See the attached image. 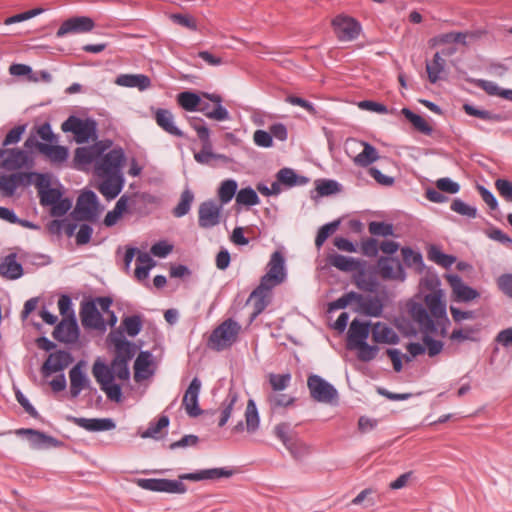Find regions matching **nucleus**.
Returning a JSON list of instances; mask_svg holds the SVG:
<instances>
[{
  "label": "nucleus",
  "mask_w": 512,
  "mask_h": 512,
  "mask_svg": "<svg viewBox=\"0 0 512 512\" xmlns=\"http://www.w3.org/2000/svg\"><path fill=\"white\" fill-rule=\"evenodd\" d=\"M291 381V375L285 374H274L269 375V383L274 392H281L286 389Z\"/></svg>",
  "instance_id": "62"
},
{
  "label": "nucleus",
  "mask_w": 512,
  "mask_h": 512,
  "mask_svg": "<svg viewBox=\"0 0 512 512\" xmlns=\"http://www.w3.org/2000/svg\"><path fill=\"white\" fill-rule=\"evenodd\" d=\"M286 278L285 259L280 251L272 253L268 271L261 277L259 285L254 289V295L265 292L271 295V290L281 284Z\"/></svg>",
  "instance_id": "2"
},
{
  "label": "nucleus",
  "mask_w": 512,
  "mask_h": 512,
  "mask_svg": "<svg viewBox=\"0 0 512 512\" xmlns=\"http://www.w3.org/2000/svg\"><path fill=\"white\" fill-rule=\"evenodd\" d=\"M240 331L241 325L232 318H228L212 331L208 345L215 351L229 348L237 341Z\"/></svg>",
  "instance_id": "3"
},
{
  "label": "nucleus",
  "mask_w": 512,
  "mask_h": 512,
  "mask_svg": "<svg viewBox=\"0 0 512 512\" xmlns=\"http://www.w3.org/2000/svg\"><path fill=\"white\" fill-rule=\"evenodd\" d=\"M315 189L319 196H330L341 191V185L332 179H318L315 181Z\"/></svg>",
  "instance_id": "51"
},
{
  "label": "nucleus",
  "mask_w": 512,
  "mask_h": 512,
  "mask_svg": "<svg viewBox=\"0 0 512 512\" xmlns=\"http://www.w3.org/2000/svg\"><path fill=\"white\" fill-rule=\"evenodd\" d=\"M63 132H71L75 141L79 144L97 138V122L94 119H81L77 116H69L61 125Z\"/></svg>",
  "instance_id": "5"
},
{
  "label": "nucleus",
  "mask_w": 512,
  "mask_h": 512,
  "mask_svg": "<svg viewBox=\"0 0 512 512\" xmlns=\"http://www.w3.org/2000/svg\"><path fill=\"white\" fill-rule=\"evenodd\" d=\"M354 349H358L357 357L362 362H369L373 360L379 351L378 346L369 345L367 342L355 345Z\"/></svg>",
  "instance_id": "57"
},
{
  "label": "nucleus",
  "mask_w": 512,
  "mask_h": 512,
  "mask_svg": "<svg viewBox=\"0 0 512 512\" xmlns=\"http://www.w3.org/2000/svg\"><path fill=\"white\" fill-rule=\"evenodd\" d=\"M95 22L87 16H76L65 20L56 32L57 37L67 34H82L93 30Z\"/></svg>",
  "instance_id": "16"
},
{
  "label": "nucleus",
  "mask_w": 512,
  "mask_h": 512,
  "mask_svg": "<svg viewBox=\"0 0 512 512\" xmlns=\"http://www.w3.org/2000/svg\"><path fill=\"white\" fill-rule=\"evenodd\" d=\"M401 113L413 125V127L424 135H431L433 128L425 121L423 117L414 113L409 108H403Z\"/></svg>",
  "instance_id": "43"
},
{
  "label": "nucleus",
  "mask_w": 512,
  "mask_h": 512,
  "mask_svg": "<svg viewBox=\"0 0 512 512\" xmlns=\"http://www.w3.org/2000/svg\"><path fill=\"white\" fill-rule=\"evenodd\" d=\"M154 119L157 125L166 133L176 137L184 136V133L174 124V116L170 110L164 108L156 109Z\"/></svg>",
  "instance_id": "30"
},
{
  "label": "nucleus",
  "mask_w": 512,
  "mask_h": 512,
  "mask_svg": "<svg viewBox=\"0 0 512 512\" xmlns=\"http://www.w3.org/2000/svg\"><path fill=\"white\" fill-rule=\"evenodd\" d=\"M445 277L452 288L455 301L467 303L480 297V293L476 289L466 285L459 275L447 274Z\"/></svg>",
  "instance_id": "18"
},
{
  "label": "nucleus",
  "mask_w": 512,
  "mask_h": 512,
  "mask_svg": "<svg viewBox=\"0 0 512 512\" xmlns=\"http://www.w3.org/2000/svg\"><path fill=\"white\" fill-rule=\"evenodd\" d=\"M233 473V470L227 468H211L192 473L180 474L176 480L165 478H138L135 480V483L140 488L153 492L185 494L187 492V486L183 483L184 480H215L220 478H229L233 475Z\"/></svg>",
  "instance_id": "1"
},
{
  "label": "nucleus",
  "mask_w": 512,
  "mask_h": 512,
  "mask_svg": "<svg viewBox=\"0 0 512 512\" xmlns=\"http://www.w3.org/2000/svg\"><path fill=\"white\" fill-rule=\"evenodd\" d=\"M221 206L209 200L200 204L198 224L201 228L208 229L219 224Z\"/></svg>",
  "instance_id": "23"
},
{
  "label": "nucleus",
  "mask_w": 512,
  "mask_h": 512,
  "mask_svg": "<svg viewBox=\"0 0 512 512\" xmlns=\"http://www.w3.org/2000/svg\"><path fill=\"white\" fill-rule=\"evenodd\" d=\"M125 161L122 148H114L106 154H102L95 164L98 175H117Z\"/></svg>",
  "instance_id": "11"
},
{
  "label": "nucleus",
  "mask_w": 512,
  "mask_h": 512,
  "mask_svg": "<svg viewBox=\"0 0 512 512\" xmlns=\"http://www.w3.org/2000/svg\"><path fill=\"white\" fill-rule=\"evenodd\" d=\"M152 353L150 351H141L134 362V379L136 382L147 379L153 375L150 369L152 364Z\"/></svg>",
  "instance_id": "32"
},
{
  "label": "nucleus",
  "mask_w": 512,
  "mask_h": 512,
  "mask_svg": "<svg viewBox=\"0 0 512 512\" xmlns=\"http://www.w3.org/2000/svg\"><path fill=\"white\" fill-rule=\"evenodd\" d=\"M358 305L356 311L371 317H380L383 312V304L377 296H363L359 294L356 300Z\"/></svg>",
  "instance_id": "28"
},
{
  "label": "nucleus",
  "mask_w": 512,
  "mask_h": 512,
  "mask_svg": "<svg viewBox=\"0 0 512 512\" xmlns=\"http://www.w3.org/2000/svg\"><path fill=\"white\" fill-rule=\"evenodd\" d=\"M136 261L142 265L136 267L135 277L140 281L145 280L149 275L150 269L155 265V263L151 256L146 252H139Z\"/></svg>",
  "instance_id": "46"
},
{
  "label": "nucleus",
  "mask_w": 512,
  "mask_h": 512,
  "mask_svg": "<svg viewBox=\"0 0 512 512\" xmlns=\"http://www.w3.org/2000/svg\"><path fill=\"white\" fill-rule=\"evenodd\" d=\"M275 436L283 443L293 458L302 459L310 453V447L290 429V424L281 422L274 428Z\"/></svg>",
  "instance_id": "6"
},
{
  "label": "nucleus",
  "mask_w": 512,
  "mask_h": 512,
  "mask_svg": "<svg viewBox=\"0 0 512 512\" xmlns=\"http://www.w3.org/2000/svg\"><path fill=\"white\" fill-rule=\"evenodd\" d=\"M200 389L201 381L198 377H194L185 391L182 405L190 417H197L202 414V410L198 405Z\"/></svg>",
  "instance_id": "22"
},
{
  "label": "nucleus",
  "mask_w": 512,
  "mask_h": 512,
  "mask_svg": "<svg viewBox=\"0 0 512 512\" xmlns=\"http://www.w3.org/2000/svg\"><path fill=\"white\" fill-rule=\"evenodd\" d=\"M109 342L114 346L113 362L129 363L137 352V345L128 341L120 330L108 335Z\"/></svg>",
  "instance_id": "10"
},
{
  "label": "nucleus",
  "mask_w": 512,
  "mask_h": 512,
  "mask_svg": "<svg viewBox=\"0 0 512 512\" xmlns=\"http://www.w3.org/2000/svg\"><path fill=\"white\" fill-rule=\"evenodd\" d=\"M194 200V194L190 189H185L180 196V201L177 206L173 209V215L175 217H183L186 215L191 208V204Z\"/></svg>",
  "instance_id": "52"
},
{
  "label": "nucleus",
  "mask_w": 512,
  "mask_h": 512,
  "mask_svg": "<svg viewBox=\"0 0 512 512\" xmlns=\"http://www.w3.org/2000/svg\"><path fill=\"white\" fill-rule=\"evenodd\" d=\"M169 418L166 415H162L159 417L157 422H151L149 424V427L146 429L145 432L142 433L143 438H154L157 439L158 434L161 432L162 429L168 427L169 425Z\"/></svg>",
  "instance_id": "56"
},
{
  "label": "nucleus",
  "mask_w": 512,
  "mask_h": 512,
  "mask_svg": "<svg viewBox=\"0 0 512 512\" xmlns=\"http://www.w3.org/2000/svg\"><path fill=\"white\" fill-rule=\"evenodd\" d=\"M246 429L249 433H254L259 427V414L255 402L248 400L245 411Z\"/></svg>",
  "instance_id": "49"
},
{
  "label": "nucleus",
  "mask_w": 512,
  "mask_h": 512,
  "mask_svg": "<svg viewBox=\"0 0 512 512\" xmlns=\"http://www.w3.org/2000/svg\"><path fill=\"white\" fill-rule=\"evenodd\" d=\"M260 199L251 187L242 188L236 194V203L245 206H254L259 204Z\"/></svg>",
  "instance_id": "53"
},
{
  "label": "nucleus",
  "mask_w": 512,
  "mask_h": 512,
  "mask_svg": "<svg viewBox=\"0 0 512 512\" xmlns=\"http://www.w3.org/2000/svg\"><path fill=\"white\" fill-rule=\"evenodd\" d=\"M14 177L13 174L2 175L0 177V193L2 196L12 197L15 194L18 187Z\"/></svg>",
  "instance_id": "64"
},
{
  "label": "nucleus",
  "mask_w": 512,
  "mask_h": 512,
  "mask_svg": "<svg viewBox=\"0 0 512 512\" xmlns=\"http://www.w3.org/2000/svg\"><path fill=\"white\" fill-rule=\"evenodd\" d=\"M339 225L340 220H335L320 227L315 238V245L318 249L324 244L327 238L338 229Z\"/></svg>",
  "instance_id": "55"
},
{
  "label": "nucleus",
  "mask_w": 512,
  "mask_h": 512,
  "mask_svg": "<svg viewBox=\"0 0 512 512\" xmlns=\"http://www.w3.org/2000/svg\"><path fill=\"white\" fill-rule=\"evenodd\" d=\"M111 145V141H98L90 146L78 147L74 151L73 168L83 170L85 166L96 163Z\"/></svg>",
  "instance_id": "8"
},
{
  "label": "nucleus",
  "mask_w": 512,
  "mask_h": 512,
  "mask_svg": "<svg viewBox=\"0 0 512 512\" xmlns=\"http://www.w3.org/2000/svg\"><path fill=\"white\" fill-rule=\"evenodd\" d=\"M332 25L340 41H352L359 36L361 31L359 22L349 16H336L332 21Z\"/></svg>",
  "instance_id": "13"
},
{
  "label": "nucleus",
  "mask_w": 512,
  "mask_h": 512,
  "mask_svg": "<svg viewBox=\"0 0 512 512\" xmlns=\"http://www.w3.org/2000/svg\"><path fill=\"white\" fill-rule=\"evenodd\" d=\"M92 374L97 383L100 385V388L109 385L115 380V376L110 365L105 364L99 358L94 362L92 366Z\"/></svg>",
  "instance_id": "38"
},
{
  "label": "nucleus",
  "mask_w": 512,
  "mask_h": 512,
  "mask_svg": "<svg viewBox=\"0 0 512 512\" xmlns=\"http://www.w3.org/2000/svg\"><path fill=\"white\" fill-rule=\"evenodd\" d=\"M446 66L445 59L440 55L439 52H436L433 56L431 62L426 63V71L428 74V79L431 83H436L440 80V74L444 71Z\"/></svg>",
  "instance_id": "41"
},
{
  "label": "nucleus",
  "mask_w": 512,
  "mask_h": 512,
  "mask_svg": "<svg viewBox=\"0 0 512 512\" xmlns=\"http://www.w3.org/2000/svg\"><path fill=\"white\" fill-rule=\"evenodd\" d=\"M67 420L90 432L108 431L116 427L110 418H83L67 416Z\"/></svg>",
  "instance_id": "25"
},
{
  "label": "nucleus",
  "mask_w": 512,
  "mask_h": 512,
  "mask_svg": "<svg viewBox=\"0 0 512 512\" xmlns=\"http://www.w3.org/2000/svg\"><path fill=\"white\" fill-rule=\"evenodd\" d=\"M409 313L412 319L418 323L423 333H435L437 331L434 320L421 303H412L409 308Z\"/></svg>",
  "instance_id": "26"
},
{
  "label": "nucleus",
  "mask_w": 512,
  "mask_h": 512,
  "mask_svg": "<svg viewBox=\"0 0 512 512\" xmlns=\"http://www.w3.org/2000/svg\"><path fill=\"white\" fill-rule=\"evenodd\" d=\"M33 159L28 151L20 148H0V167L7 171L31 168Z\"/></svg>",
  "instance_id": "7"
},
{
  "label": "nucleus",
  "mask_w": 512,
  "mask_h": 512,
  "mask_svg": "<svg viewBox=\"0 0 512 512\" xmlns=\"http://www.w3.org/2000/svg\"><path fill=\"white\" fill-rule=\"evenodd\" d=\"M276 179L288 188L304 186L309 182L308 177L298 175L292 168L288 167L280 169L276 174Z\"/></svg>",
  "instance_id": "37"
},
{
  "label": "nucleus",
  "mask_w": 512,
  "mask_h": 512,
  "mask_svg": "<svg viewBox=\"0 0 512 512\" xmlns=\"http://www.w3.org/2000/svg\"><path fill=\"white\" fill-rule=\"evenodd\" d=\"M202 96L215 104V107L211 110L210 104L201 100V105L197 111L202 112L207 118L216 121H225L230 118L228 110L222 106V97L215 93H202Z\"/></svg>",
  "instance_id": "15"
},
{
  "label": "nucleus",
  "mask_w": 512,
  "mask_h": 512,
  "mask_svg": "<svg viewBox=\"0 0 512 512\" xmlns=\"http://www.w3.org/2000/svg\"><path fill=\"white\" fill-rule=\"evenodd\" d=\"M81 323L85 328L102 329L104 319L95 305V301H83L80 307Z\"/></svg>",
  "instance_id": "21"
},
{
  "label": "nucleus",
  "mask_w": 512,
  "mask_h": 512,
  "mask_svg": "<svg viewBox=\"0 0 512 512\" xmlns=\"http://www.w3.org/2000/svg\"><path fill=\"white\" fill-rule=\"evenodd\" d=\"M427 257L430 261H433L446 269L450 268L456 262L455 256L443 253L436 245H431L429 247Z\"/></svg>",
  "instance_id": "42"
},
{
  "label": "nucleus",
  "mask_w": 512,
  "mask_h": 512,
  "mask_svg": "<svg viewBox=\"0 0 512 512\" xmlns=\"http://www.w3.org/2000/svg\"><path fill=\"white\" fill-rule=\"evenodd\" d=\"M156 197L149 193L134 194L133 196L122 195L115 204L114 209L123 215L127 211L128 206H133L134 209L141 203H155Z\"/></svg>",
  "instance_id": "31"
},
{
  "label": "nucleus",
  "mask_w": 512,
  "mask_h": 512,
  "mask_svg": "<svg viewBox=\"0 0 512 512\" xmlns=\"http://www.w3.org/2000/svg\"><path fill=\"white\" fill-rule=\"evenodd\" d=\"M360 144L363 146V151L355 156L353 161L359 167H368L379 159L378 151L368 142L361 141Z\"/></svg>",
  "instance_id": "39"
},
{
  "label": "nucleus",
  "mask_w": 512,
  "mask_h": 512,
  "mask_svg": "<svg viewBox=\"0 0 512 512\" xmlns=\"http://www.w3.org/2000/svg\"><path fill=\"white\" fill-rule=\"evenodd\" d=\"M252 301L254 311L251 315V319H255L259 316L269 305L271 301V295L265 292L254 295V290L249 296L248 302Z\"/></svg>",
  "instance_id": "48"
},
{
  "label": "nucleus",
  "mask_w": 512,
  "mask_h": 512,
  "mask_svg": "<svg viewBox=\"0 0 512 512\" xmlns=\"http://www.w3.org/2000/svg\"><path fill=\"white\" fill-rule=\"evenodd\" d=\"M177 102L186 111H197L201 105V97L192 91H183L177 95Z\"/></svg>",
  "instance_id": "44"
},
{
  "label": "nucleus",
  "mask_w": 512,
  "mask_h": 512,
  "mask_svg": "<svg viewBox=\"0 0 512 512\" xmlns=\"http://www.w3.org/2000/svg\"><path fill=\"white\" fill-rule=\"evenodd\" d=\"M79 327L75 315L63 318L54 328L53 337L62 343L73 344L79 338Z\"/></svg>",
  "instance_id": "14"
},
{
  "label": "nucleus",
  "mask_w": 512,
  "mask_h": 512,
  "mask_svg": "<svg viewBox=\"0 0 512 512\" xmlns=\"http://www.w3.org/2000/svg\"><path fill=\"white\" fill-rule=\"evenodd\" d=\"M0 275L10 280H16L23 275V267L16 261V254H9L3 259L0 263Z\"/></svg>",
  "instance_id": "36"
},
{
  "label": "nucleus",
  "mask_w": 512,
  "mask_h": 512,
  "mask_svg": "<svg viewBox=\"0 0 512 512\" xmlns=\"http://www.w3.org/2000/svg\"><path fill=\"white\" fill-rule=\"evenodd\" d=\"M307 387L313 400L321 403H332L338 399L336 388L316 374H311L307 379Z\"/></svg>",
  "instance_id": "9"
},
{
  "label": "nucleus",
  "mask_w": 512,
  "mask_h": 512,
  "mask_svg": "<svg viewBox=\"0 0 512 512\" xmlns=\"http://www.w3.org/2000/svg\"><path fill=\"white\" fill-rule=\"evenodd\" d=\"M327 262L329 265L343 272L362 270L363 266L365 265V262L362 260L344 256L338 253L328 255Z\"/></svg>",
  "instance_id": "29"
},
{
  "label": "nucleus",
  "mask_w": 512,
  "mask_h": 512,
  "mask_svg": "<svg viewBox=\"0 0 512 512\" xmlns=\"http://www.w3.org/2000/svg\"><path fill=\"white\" fill-rule=\"evenodd\" d=\"M85 362L80 360L69 371L70 379V397L76 399L81 391L89 390L91 393L97 394L96 388L91 385V381L84 372Z\"/></svg>",
  "instance_id": "12"
},
{
  "label": "nucleus",
  "mask_w": 512,
  "mask_h": 512,
  "mask_svg": "<svg viewBox=\"0 0 512 512\" xmlns=\"http://www.w3.org/2000/svg\"><path fill=\"white\" fill-rule=\"evenodd\" d=\"M425 304L428 307L431 317L435 318L440 324L445 322L450 324V320L447 316L446 303L442 300V291L436 290L425 296Z\"/></svg>",
  "instance_id": "24"
},
{
  "label": "nucleus",
  "mask_w": 512,
  "mask_h": 512,
  "mask_svg": "<svg viewBox=\"0 0 512 512\" xmlns=\"http://www.w3.org/2000/svg\"><path fill=\"white\" fill-rule=\"evenodd\" d=\"M122 326L130 337L138 335L142 329V319L139 315L127 316L122 320Z\"/></svg>",
  "instance_id": "58"
},
{
  "label": "nucleus",
  "mask_w": 512,
  "mask_h": 512,
  "mask_svg": "<svg viewBox=\"0 0 512 512\" xmlns=\"http://www.w3.org/2000/svg\"><path fill=\"white\" fill-rule=\"evenodd\" d=\"M450 209L459 215H462V216H465V217H468L471 219H474L477 217V208L475 206H471V205L465 203L460 198H455L452 201V203L450 205Z\"/></svg>",
  "instance_id": "54"
},
{
  "label": "nucleus",
  "mask_w": 512,
  "mask_h": 512,
  "mask_svg": "<svg viewBox=\"0 0 512 512\" xmlns=\"http://www.w3.org/2000/svg\"><path fill=\"white\" fill-rule=\"evenodd\" d=\"M238 188V184L233 179L224 180L219 189H218V197L221 204L229 203L233 197L236 195Z\"/></svg>",
  "instance_id": "50"
},
{
  "label": "nucleus",
  "mask_w": 512,
  "mask_h": 512,
  "mask_svg": "<svg viewBox=\"0 0 512 512\" xmlns=\"http://www.w3.org/2000/svg\"><path fill=\"white\" fill-rule=\"evenodd\" d=\"M470 83H473L476 87L484 90L490 96H500L503 92L496 83L484 79H469Z\"/></svg>",
  "instance_id": "63"
},
{
  "label": "nucleus",
  "mask_w": 512,
  "mask_h": 512,
  "mask_svg": "<svg viewBox=\"0 0 512 512\" xmlns=\"http://www.w3.org/2000/svg\"><path fill=\"white\" fill-rule=\"evenodd\" d=\"M401 254L403 262L407 267H415L419 272H422L424 262L420 252H416L410 247H403Z\"/></svg>",
  "instance_id": "47"
},
{
  "label": "nucleus",
  "mask_w": 512,
  "mask_h": 512,
  "mask_svg": "<svg viewBox=\"0 0 512 512\" xmlns=\"http://www.w3.org/2000/svg\"><path fill=\"white\" fill-rule=\"evenodd\" d=\"M359 297V293L350 291L348 293H345L343 296L338 298L335 301H332L328 304V311H335L339 309L346 308L350 303L356 302L357 298Z\"/></svg>",
  "instance_id": "60"
},
{
  "label": "nucleus",
  "mask_w": 512,
  "mask_h": 512,
  "mask_svg": "<svg viewBox=\"0 0 512 512\" xmlns=\"http://www.w3.org/2000/svg\"><path fill=\"white\" fill-rule=\"evenodd\" d=\"M370 323L361 322L358 319H354L349 327L347 333V347L348 349H354L355 345L366 342L369 336Z\"/></svg>",
  "instance_id": "27"
},
{
  "label": "nucleus",
  "mask_w": 512,
  "mask_h": 512,
  "mask_svg": "<svg viewBox=\"0 0 512 512\" xmlns=\"http://www.w3.org/2000/svg\"><path fill=\"white\" fill-rule=\"evenodd\" d=\"M115 83L123 87H136L140 91L151 87V79L144 74H120L117 76Z\"/></svg>",
  "instance_id": "35"
},
{
  "label": "nucleus",
  "mask_w": 512,
  "mask_h": 512,
  "mask_svg": "<svg viewBox=\"0 0 512 512\" xmlns=\"http://www.w3.org/2000/svg\"><path fill=\"white\" fill-rule=\"evenodd\" d=\"M104 179L98 187L99 192L107 199L116 198L123 188V178L120 174L105 175Z\"/></svg>",
  "instance_id": "33"
},
{
  "label": "nucleus",
  "mask_w": 512,
  "mask_h": 512,
  "mask_svg": "<svg viewBox=\"0 0 512 512\" xmlns=\"http://www.w3.org/2000/svg\"><path fill=\"white\" fill-rule=\"evenodd\" d=\"M371 335L375 343L395 345L400 341L398 334L391 327L381 322L373 325Z\"/></svg>",
  "instance_id": "34"
},
{
  "label": "nucleus",
  "mask_w": 512,
  "mask_h": 512,
  "mask_svg": "<svg viewBox=\"0 0 512 512\" xmlns=\"http://www.w3.org/2000/svg\"><path fill=\"white\" fill-rule=\"evenodd\" d=\"M378 268L383 279L404 281L406 273L401 262L394 257H380Z\"/></svg>",
  "instance_id": "20"
},
{
  "label": "nucleus",
  "mask_w": 512,
  "mask_h": 512,
  "mask_svg": "<svg viewBox=\"0 0 512 512\" xmlns=\"http://www.w3.org/2000/svg\"><path fill=\"white\" fill-rule=\"evenodd\" d=\"M39 151L55 163L66 161L69 155L68 148L60 145L40 144Z\"/></svg>",
  "instance_id": "40"
},
{
  "label": "nucleus",
  "mask_w": 512,
  "mask_h": 512,
  "mask_svg": "<svg viewBox=\"0 0 512 512\" xmlns=\"http://www.w3.org/2000/svg\"><path fill=\"white\" fill-rule=\"evenodd\" d=\"M72 355L65 350H58L50 353L46 361L41 366V374L44 377H49L53 373L64 370L70 363H72Z\"/></svg>",
  "instance_id": "17"
},
{
  "label": "nucleus",
  "mask_w": 512,
  "mask_h": 512,
  "mask_svg": "<svg viewBox=\"0 0 512 512\" xmlns=\"http://www.w3.org/2000/svg\"><path fill=\"white\" fill-rule=\"evenodd\" d=\"M368 230L375 236H392L394 234L393 225L386 222L372 221L368 225Z\"/></svg>",
  "instance_id": "61"
},
{
  "label": "nucleus",
  "mask_w": 512,
  "mask_h": 512,
  "mask_svg": "<svg viewBox=\"0 0 512 512\" xmlns=\"http://www.w3.org/2000/svg\"><path fill=\"white\" fill-rule=\"evenodd\" d=\"M463 110L469 116L477 117L490 122H502L505 120V117L502 114L493 113L488 110H481L470 104H464Z\"/></svg>",
  "instance_id": "45"
},
{
  "label": "nucleus",
  "mask_w": 512,
  "mask_h": 512,
  "mask_svg": "<svg viewBox=\"0 0 512 512\" xmlns=\"http://www.w3.org/2000/svg\"><path fill=\"white\" fill-rule=\"evenodd\" d=\"M16 434L18 436H27L28 441L30 442V445L34 449H43L48 447H60L63 445V443L50 436L45 434L44 432H41L39 430H35L32 428H21L16 430Z\"/></svg>",
  "instance_id": "19"
},
{
  "label": "nucleus",
  "mask_w": 512,
  "mask_h": 512,
  "mask_svg": "<svg viewBox=\"0 0 512 512\" xmlns=\"http://www.w3.org/2000/svg\"><path fill=\"white\" fill-rule=\"evenodd\" d=\"M100 212L97 195L92 190H86L77 198L76 206L70 213V218L74 221L94 222Z\"/></svg>",
  "instance_id": "4"
},
{
  "label": "nucleus",
  "mask_w": 512,
  "mask_h": 512,
  "mask_svg": "<svg viewBox=\"0 0 512 512\" xmlns=\"http://www.w3.org/2000/svg\"><path fill=\"white\" fill-rule=\"evenodd\" d=\"M294 401V397L279 392H274L268 396V402L273 411L277 408L290 406Z\"/></svg>",
  "instance_id": "59"
}]
</instances>
